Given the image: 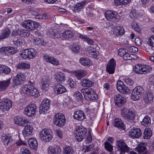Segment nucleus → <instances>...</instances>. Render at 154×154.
I'll use <instances>...</instances> for the list:
<instances>
[{"label": "nucleus", "mask_w": 154, "mask_h": 154, "mask_svg": "<svg viewBox=\"0 0 154 154\" xmlns=\"http://www.w3.org/2000/svg\"><path fill=\"white\" fill-rule=\"evenodd\" d=\"M151 68L145 65H140L137 64L133 67V70L136 73L140 74H146L150 71Z\"/></svg>", "instance_id": "7"}, {"label": "nucleus", "mask_w": 154, "mask_h": 154, "mask_svg": "<svg viewBox=\"0 0 154 154\" xmlns=\"http://www.w3.org/2000/svg\"><path fill=\"white\" fill-rule=\"evenodd\" d=\"M12 106V102L9 99H4L0 102V109L3 111L9 110Z\"/></svg>", "instance_id": "12"}, {"label": "nucleus", "mask_w": 154, "mask_h": 154, "mask_svg": "<svg viewBox=\"0 0 154 154\" xmlns=\"http://www.w3.org/2000/svg\"><path fill=\"white\" fill-rule=\"evenodd\" d=\"M116 145L117 147V149L116 150V154H125V152L129 151V148L122 140L117 141Z\"/></svg>", "instance_id": "4"}, {"label": "nucleus", "mask_w": 154, "mask_h": 154, "mask_svg": "<svg viewBox=\"0 0 154 154\" xmlns=\"http://www.w3.org/2000/svg\"><path fill=\"white\" fill-rule=\"evenodd\" d=\"M74 95L76 99L79 101L81 100L83 98L82 94L79 91L76 92Z\"/></svg>", "instance_id": "61"}, {"label": "nucleus", "mask_w": 154, "mask_h": 154, "mask_svg": "<svg viewBox=\"0 0 154 154\" xmlns=\"http://www.w3.org/2000/svg\"><path fill=\"white\" fill-rule=\"evenodd\" d=\"M98 48V47L96 44H94L93 45V47H90L88 48L89 49L90 52L95 53L96 55L97 54L98 52L97 51V48Z\"/></svg>", "instance_id": "53"}, {"label": "nucleus", "mask_w": 154, "mask_h": 154, "mask_svg": "<svg viewBox=\"0 0 154 154\" xmlns=\"http://www.w3.org/2000/svg\"><path fill=\"white\" fill-rule=\"evenodd\" d=\"M20 55L23 59H30L28 49L23 50L20 53Z\"/></svg>", "instance_id": "40"}, {"label": "nucleus", "mask_w": 154, "mask_h": 154, "mask_svg": "<svg viewBox=\"0 0 154 154\" xmlns=\"http://www.w3.org/2000/svg\"><path fill=\"white\" fill-rule=\"evenodd\" d=\"M55 132L59 137L62 138L63 137V132L61 130L57 129L55 130Z\"/></svg>", "instance_id": "64"}, {"label": "nucleus", "mask_w": 154, "mask_h": 154, "mask_svg": "<svg viewBox=\"0 0 154 154\" xmlns=\"http://www.w3.org/2000/svg\"><path fill=\"white\" fill-rule=\"evenodd\" d=\"M80 62L83 66H89L91 63V61L89 58L81 57L80 59Z\"/></svg>", "instance_id": "41"}, {"label": "nucleus", "mask_w": 154, "mask_h": 154, "mask_svg": "<svg viewBox=\"0 0 154 154\" xmlns=\"http://www.w3.org/2000/svg\"><path fill=\"white\" fill-rule=\"evenodd\" d=\"M86 2L87 1L85 0L80 3H77L72 9L73 12H79Z\"/></svg>", "instance_id": "34"}, {"label": "nucleus", "mask_w": 154, "mask_h": 154, "mask_svg": "<svg viewBox=\"0 0 154 154\" xmlns=\"http://www.w3.org/2000/svg\"><path fill=\"white\" fill-rule=\"evenodd\" d=\"M143 138L145 139H149L152 135V132L150 128H146L143 134Z\"/></svg>", "instance_id": "43"}, {"label": "nucleus", "mask_w": 154, "mask_h": 154, "mask_svg": "<svg viewBox=\"0 0 154 154\" xmlns=\"http://www.w3.org/2000/svg\"><path fill=\"white\" fill-rule=\"evenodd\" d=\"M10 79L6 80L0 81V91L5 90L11 84Z\"/></svg>", "instance_id": "25"}, {"label": "nucleus", "mask_w": 154, "mask_h": 154, "mask_svg": "<svg viewBox=\"0 0 154 154\" xmlns=\"http://www.w3.org/2000/svg\"><path fill=\"white\" fill-rule=\"evenodd\" d=\"M44 57L46 61L51 63L54 65H57L59 64V61L53 57L45 55L44 56Z\"/></svg>", "instance_id": "35"}, {"label": "nucleus", "mask_w": 154, "mask_h": 154, "mask_svg": "<svg viewBox=\"0 0 154 154\" xmlns=\"http://www.w3.org/2000/svg\"><path fill=\"white\" fill-rule=\"evenodd\" d=\"M80 48L78 45L74 44L72 48V50L73 52L76 53L79 52Z\"/></svg>", "instance_id": "58"}, {"label": "nucleus", "mask_w": 154, "mask_h": 154, "mask_svg": "<svg viewBox=\"0 0 154 154\" xmlns=\"http://www.w3.org/2000/svg\"><path fill=\"white\" fill-rule=\"evenodd\" d=\"M115 32L117 35H121L124 34L125 30L122 27L116 26L115 27Z\"/></svg>", "instance_id": "42"}, {"label": "nucleus", "mask_w": 154, "mask_h": 154, "mask_svg": "<svg viewBox=\"0 0 154 154\" xmlns=\"http://www.w3.org/2000/svg\"><path fill=\"white\" fill-rule=\"evenodd\" d=\"M73 117L76 120L82 121L86 118V116L82 111L78 110L74 112Z\"/></svg>", "instance_id": "23"}, {"label": "nucleus", "mask_w": 154, "mask_h": 154, "mask_svg": "<svg viewBox=\"0 0 154 154\" xmlns=\"http://www.w3.org/2000/svg\"><path fill=\"white\" fill-rule=\"evenodd\" d=\"M132 56H133V55H131L129 54L126 53L123 56V59L125 60H131L132 59Z\"/></svg>", "instance_id": "62"}, {"label": "nucleus", "mask_w": 154, "mask_h": 154, "mask_svg": "<svg viewBox=\"0 0 154 154\" xmlns=\"http://www.w3.org/2000/svg\"><path fill=\"white\" fill-rule=\"evenodd\" d=\"M67 84L71 88H74L76 85V83L72 79H69L67 82Z\"/></svg>", "instance_id": "54"}, {"label": "nucleus", "mask_w": 154, "mask_h": 154, "mask_svg": "<svg viewBox=\"0 0 154 154\" xmlns=\"http://www.w3.org/2000/svg\"><path fill=\"white\" fill-rule=\"evenodd\" d=\"M53 32L54 33L53 34V35L54 38H60L61 37V34L60 32L57 31L56 30H54Z\"/></svg>", "instance_id": "59"}, {"label": "nucleus", "mask_w": 154, "mask_h": 154, "mask_svg": "<svg viewBox=\"0 0 154 154\" xmlns=\"http://www.w3.org/2000/svg\"><path fill=\"white\" fill-rule=\"evenodd\" d=\"M50 102L51 101L47 98H45L43 100L39 107V112L41 114H45L46 113L49 108Z\"/></svg>", "instance_id": "13"}, {"label": "nucleus", "mask_w": 154, "mask_h": 154, "mask_svg": "<svg viewBox=\"0 0 154 154\" xmlns=\"http://www.w3.org/2000/svg\"><path fill=\"white\" fill-rule=\"evenodd\" d=\"M11 31L8 28L2 30L0 35V40H3L10 38L11 36Z\"/></svg>", "instance_id": "22"}, {"label": "nucleus", "mask_w": 154, "mask_h": 154, "mask_svg": "<svg viewBox=\"0 0 154 154\" xmlns=\"http://www.w3.org/2000/svg\"><path fill=\"white\" fill-rule=\"evenodd\" d=\"M53 123L57 126L62 127L66 123L65 116L61 113L56 114L54 118Z\"/></svg>", "instance_id": "6"}, {"label": "nucleus", "mask_w": 154, "mask_h": 154, "mask_svg": "<svg viewBox=\"0 0 154 154\" xmlns=\"http://www.w3.org/2000/svg\"><path fill=\"white\" fill-rule=\"evenodd\" d=\"M121 116L125 120L128 121H134L135 119L136 115L130 109L123 108L120 110Z\"/></svg>", "instance_id": "2"}, {"label": "nucleus", "mask_w": 154, "mask_h": 154, "mask_svg": "<svg viewBox=\"0 0 154 154\" xmlns=\"http://www.w3.org/2000/svg\"><path fill=\"white\" fill-rule=\"evenodd\" d=\"M81 83L82 87H90L94 85V83L90 80L83 79L81 81Z\"/></svg>", "instance_id": "31"}, {"label": "nucleus", "mask_w": 154, "mask_h": 154, "mask_svg": "<svg viewBox=\"0 0 154 154\" xmlns=\"http://www.w3.org/2000/svg\"><path fill=\"white\" fill-rule=\"evenodd\" d=\"M63 37L67 40H69L72 38L74 36L73 32L70 30H67L62 33Z\"/></svg>", "instance_id": "37"}, {"label": "nucleus", "mask_w": 154, "mask_h": 154, "mask_svg": "<svg viewBox=\"0 0 154 154\" xmlns=\"http://www.w3.org/2000/svg\"><path fill=\"white\" fill-rule=\"evenodd\" d=\"M142 135V131L140 129L134 128L129 131V135L132 138H139Z\"/></svg>", "instance_id": "19"}, {"label": "nucleus", "mask_w": 154, "mask_h": 154, "mask_svg": "<svg viewBox=\"0 0 154 154\" xmlns=\"http://www.w3.org/2000/svg\"><path fill=\"white\" fill-rule=\"evenodd\" d=\"M55 78L58 82L61 83L64 81L65 76L62 72H58L56 74Z\"/></svg>", "instance_id": "38"}, {"label": "nucleus", "mask_w": 154, "mask_h": 154, "mask_svg": "<svg viewBox=\"0 0 154 154\" xmlns=\"http://www.w3.org/2000/svg\"><path fill=\"white\" fill-rule=\"evenodd\" d=\"M116 62L113 58L111 59L108 63L106 67V71L110 74H113L115 72Z\"/></svg>", "instance_id": "18"}, {"label": "nucleus", "mask_w": 154, "mask_h": 154, "mask_svg": "<svg viewBox=\"0 0 154 154\" xmlns=\"http://www.w3.org/2000/svg\"><path fill=\"white\" fill-rule=\"evenodd\" d=\"M33 21L29 20H25L21 23V25L29 32V31L33 30L34 27Z\"/></svg>", "instance_id": "24"}, {"label": "nucleus", "mask_w": 154, "mask_h": 154, "mask_svg": "<svg viewBox=\"0 0 154 154\" xmlns=\"http://www.w3.org/2000/svg\"><path fill=\"white\" fill-rule=\"evenodd\" d=\"M33 130V127L32 126L28 125H26L22 132L24 137L26 138L28 136H29L32 133Z\"/></svg>", "instance_id": "27"}, {"label": "nucleus", "mask_w": 154, "mask_h": 154, "mask_svg": "<svg viewBox=\"0 0 154 154\" xmlns=\"http://www.w3.org/2000/svg\"><path fill=\"white\" fill-rule=\"evenodd\" d=\"M51 133V129L46 128L44 129L40 133V139L45 142L49 141L52 139L53 137Z\"/></svg>", "instance_id": "8"}, {"label": "nucleus", "mask_w": 154, "mask_h": 154, "mask_svg": "<svg viewBox=\"0 0 154 154\" xmlns=\"http://www.w3.org/2000/svg\"><path fill=\"white\" fill-rule=\"evenodd\" d=\"M30 147L32 149H36L38 147V143L37 140L34 138L29 139L28 142Z\"/></svg>", "instance_id": "33"}, {"label": "nucleus", "mask_w": 154, "mask_h": 154, "mask_svg": "<svg viewBox=\"0 0 154 154\" xmlns=\"http://www.w3.org/2000/svg\"><path fill=\"white\" fill-rule=\"evenodd\" d=\"M64 154H72L73 150L70 146H66L64 149Z\"/></svg>", "instance_id": "51"}, {"label": "nucleus", "mask_w": 154, "mask_h": 154, "mask_svg": "<svg viewBox=\"0 0 154 154\" xmlns=\"http://www.w3.org/2000/svg\"><path fill=\"white\" fill-rule=\"evenodd\" d=\"M49 152L51 154H61V150L60 147L57 146H50L48 149Z\"/></svg>", "instance_id": "28"}, {"label": "nucleus", "mask_w": 154, "mask_h": 154, "mask_svg": "<svg viewBox=\"0 0 154 154\" xmlns=\"http://www.w3.org/2000/svg\"><path fill=\"white\" fill-rule=\"evenodd\" d=\"M144 91L142 87L139 86L136 87L132 92L131 98L134 100L139 99L141 95L144 93Z\"/></svg>", "instance_id": "9"}, {"label": "nucleus", "mask_w": 154, "mask_h": 154, "mask_svg": "<svg viewBox=\"0 0 154 154\" xmlns=\"http://www.w3.org/2000/svg\"><path fill=\"white\" fill-rule=\"evenodd\" d=\"M28 51L30 55V59L33 58L36 56V52L35 49L33 48L28 49Z\"/></svg>", "instance_id": "52"}, {"label": "nucleus", "mask_w": 154, "mask_h": 154, "mask_svg": "<svg viewBox=\"0 0 154 154\" xmlns=\"http://www.w3.org/2000/svg\"><path fill=\"white\" fill-rule=\"evenodd\" d=\"M19 35L23 37H27L29 35L30 32L27 30L25 29H19Z\"/></svg>", "instance_id": "45"}, {"label": "nucleus", "mask_w": 154, "mask_h": 154, "mask_svg": "<svg viewBox=\"0 0 154 154\" xmlns=\"http://www.w3.org/2000/svg\"><path fill=\"white\" fill-rule=\"evenodd\" d=\"M104 145L105 149L110 152V154H113V152H112L113 147L107 141L105 142Z\"/></svg>", "instance_id": "44"}, {"label": "nucleus", "mask_w": 154, "mask_h": 154, "mask_svg": "<svg viewBox=\"0 0 154 154\" xmlns=\"http://www.w3.org/2000/svg\"><path fill=\"white\" fill-rule=\"evenodd\" d=\"M15 124L23 126L25 124H28L29 121L26 118H23L20 116H17L14 118Z\"/></svg>", "instance_id": "16"}, {"label": "nucleus", "mask_w": 154, "mask_h": 154, "mask_svg": "<svg viewBox=\"0 0 154 154\" xmlns=\"http://www.w3.org/2000/svg\"><path fill=\"white\" fill-rule=\"evenodd\" d=\"M81 91L83 94L85 99L91 101L97 98V94L91 88H82Z\"/></svg>", "instance_id": "3"}, {"label": "nucleus", "mask_w": 154, "mask_h": 154, "mask_svg": "<svg viewBox=\"0 0 154 154\" xmlns=\"http://www.w3.org/2000/svg\"><path fill=\"white\" fill-rule=\"evenodd\" d=\"M131 0H114V3L116 5L118 6L121 4L124 5L128 3Z\"/></svg>", "instance_id": "48"}, {"label": "nucleus", "mask_w": 154, "mask_h": 154, "mask_svg": "<svg viewBox=\"0 0 154 154\" xmlns=\"http://www.w3.org/2000/svg\"><path fill=\"white\" fill-rule=\"evenodd\" d=\"M3 143L7 148H10L13 145L14 143L11 137L5 136L3 137Z\"/></svg>", "instance_id": "20"}, {"label": "nucleus", "mask_w": 154, "mask_h": 154, "mask_svg": "<svg viewBox=\"0 0 154 154\" xmlns=\"http://www.w3.org/2000/svg\"><path fill=\"white\" fill-rule=\"evenodd\" d=\"M143 97L144 101L146 103H150L152 100L153 95L150 92L148 91L143 95Z\"/></svg>", "instance_id": "29"}, {"label": "nucleus", "mask_w": 154, "mask_h": 154, "mask_svg": "<svg viewBox=\"0 0 154 154\" xmlns=\"http://www.w3.org/2000/svg\"><path fill=\"white\" fill-rule=\"evenodd\" d=\"M127 51L124 49L120 48L119 50L118 54L120 56H124Z\"/></svg>", "instance_id": "60"}, {"label": "nucleus", "mask_w": 154, "mask_h": 154, "mask_svg": "<svg viewBox=\"0 0 154 154\" xmlns=\"http://www.w3.org/2000/svg\"><path fill=\"white\" fill-rule=\"evenodd\" d=\"M37 106L34 104H30L24 109V114L28 116H32L35 114Z\"/></svg>", "instance_id": "10"}, {"label": "nucleus", "mask_w": 154, "mask_h": 154, "mask_svg": "<svg viewBox=\"0 0 154 154\" xmlns=\"http://www.w3.org/2000/svg\"><path fill=\"white\" fill-rule=\"evenodd\" d=\"M148 44L152 47H154V35H152L148 39Z\"/></svg>", "instance_id": "55"}, {"label": "nucleus", "mask_w": 154, "mask_h": 154, "mask_svg": "<svg viewBox=\"0 0 154 154\" xmlns=\"http://www.w3.org/2000/svg\"><path fill=\"white\" fill-rule=\"evenodd\" d=\"M20 92L21 94H29L35 97H38L39 95L37 89L33 86L29 85H24L21 89Z\"/></svg>", "instance_id": "1"}, {"label": "nucleus", "mask_w": 154, "mask_h": 154, "mask_svg": "<svg viewBox=\"0 0 154 154\" xmlns=\"http://www.w3.org/2000/svg\"><path fill=\"white\" fill-rule=\"evenodd\" d=\"M124 81L125 83L129 86L132 85L134 83L133 81L129 78L125 79Z\"/></svg>", "instance_id": "63"}, {"label": "nucleus", "mask_w": 154, "mask_h": 154, "mask_svg": "<svg viewBox=\"0 0 154 154\" xmlns=\"http://www.w3.org/2000/svg\"><path fill=\"white\" fill-rule=\"evenodd\" d=\"M54 89L55 92L57 94L64 93L66 91V88L63 86L59 83L54 84Z\"/></svg>", "instance_id": "21"}, {"label": "nucleus", "mask_w": 154, "mask_h": 154, "mask_svg": "<svg viewBox=\"0 0 154 154\" xmlns=\"http://www.w3.org/2000/svg\"><path fill=\"white\" fill-rule=\"evenodd\" d=\"M42 83V88L44 90H47L49 85V82L48 79H45L43 78Z\"/></svg>", "instance_id": "46"}, {"label": "nucleus", "mask_w": 154, "mask_h": 154, "mask_svg": "<svg viewBox=\"0 0 154 154\" xmlns=\"http://www.w3.org/2000/svg\"><path fill=\"white\" fill-rule=\"evenodd\" d=\"M0 54L5 56L10 55L8 46L1 48L0 49Z\"/></svg>", "instance_id": "47"}, {"label": "nucleus", "mask_w": 154, "mask_h": 154, "mask_svg": "<svg viewBox=\"0 0 154 154\" xmlns=\"http://www.w3.org/2000/svg\"><path fill=\"white\" fill-rule=\"evenodd\" d=\"M141 124L142 125L145 127L150 126L151 124V120L150 118L147 116H146L141 122Z\"/></svg>", "instance_id": "39"}, {"label": "nucleus", "mask_w": 154, "mask_h": 154, "mask_svg": "<svg viewBox=\"0 0 154 154\" xmlns=\"http://www.w3.org/2000/svg\"><path fill=\"white\" fill-rule=\"evenodd\" d=\"M10 55L15 54L17 53V49L16 48L8 46Z\"/></svg>", "instance_id": "56"}, {"label": "nucleus", "mask_w": 154, "mask_h": 154, "mask_svg": "<svg viewBox=\"0 0 154 154\" xmlns=\"http://www.w3.org/2000/svg\"><path fill=\"white\" fill-rule=\"evenodd\" d=\"M114 100L115 105L120 107L125 104L126 100L122 96L117 94L114 97Z\"/></svg>", "instance_id": "14"}, {"label": "nucleus", "mask_w": 154, "mask_h": 154, "mask_svg": "<svg viewBox=\"0 0 154 154\" xmlns=\"http://www.w3.org/2000/svg\"><path fill=\"white\" fill-rule=\"evenodd\" d=\"M105 15L106 18L109 21L117 22L119 20V15L117 13L114 11H107L105 13Z\"/></svg>", "instance_id": "11"}, {"label": "nucleus", "mask_w": 154, "mask_h": 154, "mask_svg": "<svg viewBox=\"0 0 154 154\" xmlns=\"http://www.w3.org/2000/svg\"><path fill=\"white\" fill-rule=\"evenodd\" d=\"M34 42L37 45H45L46 43L42 38H36L34 40Z\"/></svg>", "instance_id": "49"}, {"label": "nucleus", "mask_w": 154, "mask_h": 154, "mask_svg": "<svg viewBox=\"0 0 154 154\" xmlns=\"http://www.w3.org/2000/svg\"><path fill=\"white\" fill-rule=\"evenodd\" d=\"M87 132L86 128L82 126H79L75 132V137L77 140L79 142L82 141L85 138Z\"/></svg>", "instance_id": "5"}, {"label": "nucleus", "mask_w": 154, "mask_h": 154, "mask_svg": "<svg viewBox=\"0 0 154 154\" xmlns=\"http://www.w3.org/2000/svg\"><path fill=\"white\" fill-rule=\"evenodd\" d=\"M146 149L145 145L143 143H140L136 148L135 150L138 152L139 154H149L148 152L145 151Z\"/></svg>", "instance_id": "30"}, {"label": "nucleus", "mask_w": 154, "mask_h": 154, "mask_svg": "<svg viewBox=\"0 0 154 154\" xmlns=\"http://www.w3.org/2000/svg\"><path fill=\"white\" fill-rule=\"evenodd\" d=\"M20 152L22 154H31L29 150L25 147H23L21 148Z\"/></svg>", "instance_id": "57"}, {"label": "nucleus", "mask_w": 154, "mask_h": 154, "mask_svg": "<svg viewBox=\"0 0 154 154\" xmlns=\"http://www.w3.org/2000/svg\"><path fill=\"white\" fill-rule=\"evenodd\" d=\"M87 74V72L84 70H76L73 72V74L78 80L81 79L83 77L86 75Z\"/></svg>", "instance_id": "26"}, {"label": "nucleus", "mask_w": 154, "mask_h": 154, "mask_svg": "<svg viewBox=\"0 0 154 154\" xmlns=\"http://www.w3.org/2000/svg\"><path fill=\"white\" fill-rule=\"evenodd\" d=\"M17 67L19 69H26L29 67V64L23 62L18 64Z\"/></svg>", "instance_id": "50"}, {"label": "nucleus", "mask_w": 154, "mask_h": 154, "mask_svg": "<svg viewBox=\"0 0 154 154\" xmlns=\"http://www.w3.org/2000/svg\"><path fill=\"white\" fill-rule=\"evenodd\" d=\"M25 79L24 75L20 73L13 77V83L16 85H20L23 83Z\"/></svg>", "instance_id": "17"}, {"label": "nucleus", "mask_w": 154, "mask_h": 154, "mask_svg": "<svg viewBox=\"0 0 154 154\" xmlns=\"http://www.w3.org/2000/svg\"><path fill=\"white\" fill-rule=\"evenodd\" d=\"M11 70L10 67L5 65L0 66V74L5 75L9 74L11 72Z\"/></svg>", "instance_id": "32"}, {"label": "nucleus", "mask_w": 154, "mask_h": 154, "mask_svg": "<svg viewBox=\"0 0 154 154\" xmlns=\"http://www.w3.org/2000/svg\"><path fill=\"white\" fill-rule=\"evenodd\" d=\"M114 125L115 127L122 129L125 128V125L121 120L119 118H116L115 119Z\"/></svg>", "instance_id": "36"}, {"label": "nucleus", "mask_w": 154, "mask_h": 154, "mask_svg": "<svg viewBox=\"0 0 154 154\" xmlns=\"http://www.w3.org/2000/svg\"><path fill=\"white\" fill-rule=\"evenodd\" d=\"M117 88L118 90L122 94H126L130 91L128 87L125 85L121 80L118 81L117 83Z\"/></svg>", "instance_id": "15"}]
</instances>
